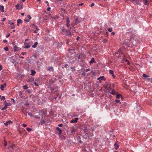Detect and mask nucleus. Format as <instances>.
Listing matches in <instances>:
<instances>
[{
	"label": "nucleus",
	"mask_w": 152,
	"mask_h": 152,
	"mask_svg": "<svg viewBox=\"0 0 152 152\" xmlns=\"http://www.w3.org/2000/svg\"><path fill=\"white\" fill-rule=\"evenodd\" d=\"M28 39H26L25 40V42L24 43V48H25L27 49L29 48L30 46L31 45H30L29 43L28 42H27V41L28 40Z\"/></svg>",
	"instance_id": "1"
},
{
	"label": "nucleus",
	"mask_w": 152,
	"mask_h": 152,
	"mask_svg": "<svg viewBox=\"0 0 152 152\" xmlns=\"http://www.w3.org/2000/svg\"><path fill=\"white\" fill-rule=\"evenodd\" d=\"M82 20L83 19L82 18H80L77 17L75 18V22L76 24L80 23Z\"/></svg>",
	"instance_id": "2"
},
{
	"label": "nucleus",
	"mask_w": 152,
	"mask_h": 152,
	"mask_svg": "<svg viewBox=\"0 0 152 152\" xmlns=\"http://www.w3.org/2000/svg\"><path fill=\"white\" fill-rule=\"evenodd\" d=\"M52 91L53 92H58V87L57 86H54L52 88Z\"/></svg>",
	"instance_id": "3"
},
{
	"label": "nucleus",
	"mask_w": 152,
	"mask_h": 152,
	"mask_svg": "<svg viewBox=\"0 0 152 152\" xmlns=\"http://www.w3.org/2000/svg\"><path fill=\"white\" fill-rule=\"evenodd\" d=\"M115 54H118L119 55H120L121 54H123V52L121 51V48H119L118 51L115 53ZM120 57H121V56H118L117 57L118 58H119Z\"/></svg>",
	"instance_id": "4"
},
{
	"label": "nucleus",
	"mask_w": 152,
	"mask_h": 152,
	"mask_svg": "<svg viewBox=\"0 0 152 152\" xmlns=\"http://www.w3.org/2000/svg\"><path fill=\"white\" fill-rule=\"evenodd\" d=\"M78 120V118H76L72 120L71 121L70 123H74L75 124L77 122Z\"/></svg>",
	"instance_id": "5"
},
{
	"label": "nucleus",
	"mask_w": 152,
	"mask_h": 152,
	"mask_svg": "<svg viewBox=\"0 0 152 152\" xmlns=\"http://www.w3.org/2000/svg\"><path fill=\"white\" fill-rule=\"evenodd\" d=\"M70 29L68 30H66V34L68 36H71V33L70 31Z\"/></svg>",
	"instance_id": "6"
},
{
	"label": "nucleus",
	"mask_w": 152,
	"mask_h": 152,
	"mask_svg": "<svg viewBox=\"0 0 152 152\" xmlns=\"http://www.w3.org/2000/svg\"><path fill=\"white\" fill-rule=\"evenodd\" d=\"M14 51H19L20 48L19 47H17L16 45H14L13 46Z\"/></svg>",
	"instance_id": "7"
},
{
	"label": "nucleus",
	"mask_w": 152,
	"mask_h": 152,
	"mask_svg": "<svg viewBox=\"0 0 152 152\" xmlns=\"http://www.w3.org/2000/svg\"><path fill=\"white\" fill-rule=\"evenodd\" d=\"M89 129H87V127L86 126H85L84 127V132L86 134H88L89 132Z\"/></svg>",
	"instance_id": "8"
},
{
	"label": "nucleus",
	"mask_w": 152,
	"mask_h": 152,
	"mask_svg": "<svg viewBox=\"0 0 152 152\" xmlns=\"http://www.w3.org/2000/svg\"><path fill=\"white\" fill-rule=\"evenodd\" d=\"M6 84L4 83L3 84L1 85L0 86V89L2 91L4 90V88L6 87Z\"/></svg>",
	"instance_id": "9"
},
{
	"label": "nucleus",
	"mask_w": 152,
	"mask_h": 152,
	"mask_svg": "<svg viewBox=\"0 0 152 152\" xmlns=\"http://www.w3.org/2000/svg\"><path fill=\"white\" fill-rule=\"evenodd\" d=\"M75 132V129L72 127L70 128V132L72 134H74Z\"/></svg>",
	"instance_id": "10"
},
{
	"label": "nucleus",
	"mask_w": 152,
	"mask_h": 152,
	"mask_svg": "<svg viewBox=\"0 0 152 152\" xmlns=\"http://www.w3.org/2000/svg\"><path fill=\"white\" fill-rule=\"evenodd\" d=\"M36 73V72L35 71L34 69H31V75L32 76H34L35 74Z\"/></svg>",
	"instance_id": "11"
},
{
	"label": "nucleus",
	"mask_w": 152,
	"mask_h": 152,
	"mask_svg": "<svg viewBox=\"0 0 152 152\" xmlns=\"http://www.w3.org/2000/svg\"><path fill=\"white\" fill-rule=\"evenodd\" d=\"M95 63H96V61L94 59V58H91V61L89 62L90 65L92 64Z\"/></svg>",
	"instance_id": "12"
},
{
	"label": "nucleus",
	"mask_w": 152,
	"mask_h": 152,
	"mask_svg": "<svg viewBox=\"0 0 152 152\" xmlns=\"http://www.w3.org/2000/svg\"><path fill=\"white\" fill-rule=\"evenodd\" d=\"M131 2H134V3L137 4H139L140 2L139 0H131Z\"/></svg>",
	"instance_id": "13"
},
{
	"label": "nucleus",
	"mask_w": 152,
	"mask_h": 152,
	"mask_svg": "<svg viewBox=\"0 0 152 152\" xmlns=\"http://www.w3.org/2000/svg\"><path fill=\"white\" fill-rule=\"evenodd\" d=\"M12 121H11L10 120H9L7 121L5 123H4V124L5 125L7 126L8 124H10V123H12Z\"/></svg>",
	"instance_id": "14"
},
{
	"label": "nucleus",
	"mask_w": 152,
	"mask_h": 152,
	"mask_svg": "<svg viewBox=\"0 0 152 152\" xmlns=\"http://www.w3.org/2000/svg\"><path fill=\"white\" fill-rule=\"evenodd\" d=\"M123 44L124 45V47L125 48H129V44H128L126 42H124L123 43Z\"/></svg>",
	"instance_id": "15"
},
{
	"label": "nucleus",
	"mask_w": 152,
	"mask_h": 152,
	"mask_svg": "<svg viewBox=\"0 0 152 152\" xmlns=\"http://www.w3.org/2000/svg\"><path fill=\"white\" fill-rule=\"evenodd\" d=\"M56 129L59 131L58 134H61V133L62 132V130L61 129L58 127H57L56 128Z\"/></svg>",
	"instance_id": "16"
},
{
	"label": "nucleus",
	"mask_w": 152,
	"mask_h": 152,
	"mask_svg": "<svg viewBox=\"0 0 152 152\" xmlns=\"http://www.w3.org/2000/svg\"><path fill=\"white\" fill-rule=\"evenodd\" d=\"M144 4L145 5H147L149 4V3L147 0H143Z\"/></svg>",
	"instance_id": "17"
},
{
	"label": "nucleus",
	"mask_w": 152,
	"mask_h": 152,
	"mask_svg": "<svg viewBox=\"0 0 152 152\" xmlns=\"http://www.w3.org/2000/svg\"><path fill=\"white\" fill-rule=\"evenodd\" d=\"M48 70L49 71H53V67L49 66L48 69Z\"/></svg>",
	"instance_id": "18"
},
{
	"label": "nucleus",
	"mask_w": 152,
	"mask_h": 152,
	"mask_svg": "<svg viewBox=\"0 0 152 152\" xmlns=\"http://www.w3.org/2000/svg\"><path fill=\"white\" fill-rule=\"evenodd\" d=\"M114 148L115 149L117 150L118 148H119V146L118 144H116V142H115L114 144Z\"/></svg>",
	"instance_id": "19"
},
{
	"label": "nucleus",
	"mask_w": 152,
	"mask_h": 152,
	"mask_svg": "<svg viewBox=\"0 0 152 152\" xmlns=\"http://www.w3.org/2000/svg\"><path fill=\"white\" fill-rule=\"evenodd\" d=\"M4 7L3 6H0V10L2 12H4Z\"/></svg>",
	"instance_id": "20"
},
{
	"label": "nucleus",
	"mask_w": 152,
	"mask_h": 152,
	"mask_svg": "<svg viewBox=\"0 0 152 152\" xmlns=\"http://www.w3.org/2000/svg\"><path fill=\"white\" fill-rule=\"evenodd\" d=\"M10 25H12V26L11 27V29H14L15 28V26L14 25V23L13 22L12 23H10Z\"/></svg>",
	"instance_id": "21"
},
{
	"label": "nucleus",
	"mask_w": 152,
	"mask_h": 152,
	"mask_svg": "<svg viewBox=\"0 0 152 152\" xmlns=\"http://www.w3.org/2000/svg\"><path fill=\"white\" fill-rule=\"evenodd\" d=\"M104 76H101L99 78H97V80H104Z\"/></svg>",
	"instance_id": "22"
},
{
	"label": "nucleus",
	"mask_w": 152,
	"mask_h": 152,
	"mask_svg": "<svg viewBox=\"0 0 152 152\" xmlns=\"http://www.w3.org/2000/svg\"><path fill=\"white\" fill-rule=\"evenodd\" d=\"M38 42H35L34 44L32 46V47L34 48H35L37 47V45H38Z\"/></svg>",
	"instance_id": "23"
},
{
	"label": "nucleus",
	"mask_w": 152,
	"mask_h": 152,
	"mask_svg": "<svg viewBox=\"0 0 152 152\" xmlns=\"http://www.w3.org/2000/svg\"><path fill=\"white\" fill-rule=\"evenodd\" d=\"M17 22L18 23H23V20L21 19H19L17 20Z\"/></svg>",
	"instance_id": "24"
},
{
	"label": "nucleus",
	"mask_w": 152,
	"mask_h": 152,
	"mask_svg": "<svg viewBox=\"0 0 152 152\" xmlns=\"http://www.w3.org/2000/svg\"><path fill=\"white\" fill-rule=\"evenodd\" d=\"M61 29L62 32L65 33L66 29L64 27H62V28H61Z\"/></svg>",
	"instance_id": "25"
},
{
	"label": "nucleus",
	"mask_w": 152,
	"mask_h": 152,
	"mask_svg": "<svg viewBox=\"0 0 152 152\" xmlns=\"http://www.w3.org/2000/svg\"><path fill=\"white\" fill-rule=\"evenodd\" d=\"M7 106H8L7 105V104L5 105L4 106V107L2 108L1 109V110H3L6 109L7 108Z\"/></svg>",
	"instance_id": "26"
},
{
	"label": "nucleus",
	"mask_w": 152,
	"mask_h": 152,
	"mask_svg": "<svg viewBox=\"0 0 152 152\" xmlns=\"http://www.w3.org/2000/svg\"><path fill=\"white\" fill-rule=\"evenodd\" d=\"M66 26L68 28H69V29H71V27L70 26V25L69 23H66Z\"/></svg>",
	"instance_id": "27"
},
{
	"label": "nucleus",
	"mask_w": 152,
	"mask_h": 152,
	"mask_svg": "<svg viewBox=\"0 0 152 152\" xmlns=\"http://www.w3.org/2000/svg\"><path fill=\"white\" fill-rule=\"evenodd\" d=\"M23 87L24 89H27L28 88V87L26 85L23 86Z\"/></svg>",
	"instance_id": "28"
},
{
	"label": "nucleus",
	"mask_w": 152,
	"mask_h": 152,
	"mask_svg": "<svg viewBox=\"0 0 152 152\" xmlns=\"http://www.w3.org/2000/svg\"><path fill=\"white\" fill-rule=\"evenodd\" d=\"M55 82V81L52 79H51L50 80V83L51 84Z\"/></svg>",
	"instance_id": "29"
},
{
	"label": "nucleus",
	"mask_w": 152,
	"mask_h": 152,
	"mask_svg": "<svg viewBox=\"0 0 152 152\" xmlns=\"http://www.w3.org/2000/svg\"><path fill=\"white\" fill-rule=\"evenodd\" d=\"M45 123V121L44 120H42L40 121L39 124L42 125L43 124H44Z\"/></svg>",
	"instance_id": "30"
},
{
	"label": "nucleus",
	"mask_w": 152,
	"mask_h": 152,
	"mask_svg": "<svg viewBox=\"0 0 152 152\" xmlns=\"http://www.w3.org/2000/svg\"><path fill=\"white\" fill-rule=\"evenodd\" d=\"M121 97L122 98V96H121V94H119L117 95L116 98H118V99H119V98H120V97Z\"/></svg>",
	"instance_id": "31"
},
{
	"label": "nucleus",
	"mask_w": 152,
	"mask_h": 152,
	"mask_svg": "<svg viewBox=\"0 0 152 152\" xmlns=\"http://www.w3.org/2000/svg\"><path fill=\"white\" fill-rule=\"evenodd\" d=\"M147 79L148 82L152 83V77L148 78Z\"/></svg>",
	"instance_id": "32"
},
{
	"label": "nucleus",
	"mask_w": 152,
	"mask_h": 152,
	"mask_svg": "<svg viewBox=\"0 0 152 152\" xmlns=\"http://www.w3.org/2000/svg\"><path fill=\"white\" fill-rule=\"evenodd\" d=\"M15 7L17 9L20 10V7L19 4H17Z\"/></svg>",
	"instance_id": "33"
},
{
	"label": "nucleus",
	"mask_w": 152,
	"mask_h": 152,
	"mask_svg": "<svg viewBox=\"0 0 152 152\" xmlns=\"http://www.w3.org/2000/svg\"><path fill=\"white\" fill-rule=\"evenodd\" d=\"M66 23H69L70 22L69 18V17H67L66 18Z\"/></svg>",
	"instance_id": "34"
},
{
	"label": "nucleus",
	"mask_w": 152,
	"mask_h": 152,
	"mask_svg": "<svg viewBox=\"0 0 152 152\" xmlns=\"http://www.w3.org/2000/svg\"><path fill=\"white\" fill-rule=\"evenodd\" d=\"M109 73L110 75H112L113 74L114 72L113 70H110L109 71Z\"/></svg>",
	"instance_id": "35"
},
{
	"label": "nucleus",
	"mask_w": 152,
	"mask_h": 152,
	"mask_svg": "<svg viewBox=\"0 0 152 152\" xmlns=\"http://www.w3.org/2000/svg\"><path fill=\"white\" fill-rule=\"evenodd\" d=\"M22 92L21 91H20L19 92V96H20V97L22 98H23L22 96Z\"/></svg>",
	"instance_id": "36"
},
{
	"label": "nucleus",
	"mask_w": 152,
	"mask_h": 152,
	"mask_svg": "<svg viewBox=\"0 0 152 152\" xmlns=\"http://www.w3.org/2000/svg\"><path fill=\"white\" fill-rule=\"evenodd\" d=\"M108 31H109L110 32H111L112 31V28H108Z\"/></svg>",
	"instance_id": "37"
},
{
	"label": "nucleus",
	"mask_w": 152,
	"mask_h": 152,
	"mask_svg": "<svg viewBox=\"0 0 152 152\" xmlns=\"http://www.w3.org/2000/svg\"><path fill=\"white\" fill-rule=\"evenodd\" d=\"M110 86H105V89H106L107 90H108L110 89Z\"/></svg>",
	"instance_id": "38"
},
{
	"label": "nucleus",
	"mask_w": 152,
	"mask_h": 152,
	"mask_svg": "<svg viewBox=\"0 0 152 152\" xmlns=\"http://www.w3.org/2000/svg\"><path fill=\"white\" fill-rule=\"evenodd\" d=\"M115 102L116 103H118L119 102L120 104L121 102H120V100L118 99H116L115 101Z\"/></svg>",
	"instance_id": "39"
},
{
	"label": "nucleus",
	"mask_w": 152,
	"mask_h": 152,
	"mask_svg": "<svg viewBox=\"0 0 152 152\" xmlns=\"http://www.w3.org/2000/svg\"><path fill=\"white\" fill-rule=\"evenodd\" d=\"M26 129L28 132H30L31 130L32 129L31 128H27Z\"/></svg>",
	"instance_id": "40"
},
{
	"label": "nucleus",
	"mask_w": 152,
	"mask_h": 152,
	"mask_svg": "<svg viewBox=\"0 0 152 152\" xmlns=\"http://www.w3.org/2000/svg\"><path fill=\"white\" fill-rule=\"evenodd\" d=\"M142 76L143 77H149V76L148 75H146V74H143Z\"/></svg>",
	"instance_id": "41"
},
{
	"label": "nucleus",
	"mask_w": 152,
	"mask_h": 152,
	"mask_svg": "<svg viewBox=\"0 0 152 152\" xmlns=\"http://www.w3.org/2000/svg\"><path fill=\"white\" fill-rule=\"evenodd\" d=\"M83 56V54H80L79 56L78 57V59H79L81 57Z\"/></svg>",
	"instance_id": "42"
},
{
	"label": "nucleus",
	"mask_w": 152,
	"mask_h": 152,
	"mask_svg": "<svg viewBox=\"0 0 152 152\" xmlns=\"http://www.w3.org/2000/svg\"><path fill=\"white\" fill-rule=\"evenodd\" d=\"M4 49L6 51H8L9 50L8 48L7 47H6L4 48Z\"/></svg>",
	"instance_id": "43"
},
{
	"label": "nucleus",
	"mask_w": 152,
	"mask_h": 152,
	"mask_svg": "<svg viewBox=\"0 0 152 152\" xmlns=\"http://www.w3.org/2000/svg\"><path fill=\"white\" fill-rule=\"evenodd\" d=\"M27 17L29 18V20H31V17L29 15H27Z\"/></svg>",
	"instance_id": "44"
},
{
	"label": "nucleus",
	"mask_w": 152,
	"mask_h": 152,
	"mask_svg": "<svg viewBox=\"0 0 152 152\" xmlns=\"http://www.w3.org/2000/svg\"><path fill=\"white\" fill-rule=\"evenodd\" d=\"M115 91L114 90H112L111 93V94L113 95H114L115 94Z\"/></svg>",
	"instance_id": "45"
},
{
	"label": "nucleus",
	"mask_w": 152,
	"mask_h": 152,
	"mask_svg": "<svg viewBox=\"0 0 152 152\" xmlns=\"http://www.w3.org/2000/svg\"><path fill=\"white\" fill-rule=\"evenodd\" d=\"M34 28H35L36 29V30L37 31H39V28H38L37 27V26L35 25V26L34 27Z\"/></svg>",
	"instance_id": "46"
},
{
	"label": "nucleus",
	"mask_w": 152,
	"mask_h": 152,
	"mask_svg": "<svg viewBox=\"0 0 152 152\" xmlns=\"http://www.w3.org/2000/svg\"><path fill=\"white\" fill-rule=\"evenodd\" d=\"M10 33H8L6 35V37L7 38L10 35Z\"/></svg>",
	"instance_id": "47"
},
{
	"label": "nucleus",
	"mask_w": 152,
	"mask_h": 152,
	"mask_svg": "<svg viewBox=\"0 0 152 152\" xmlns=\"http://www.w3.org/2000/svg\"><path fill=\"white\" fill-rule=\"evenodd\" d=\"M5 99V97L4 96H3L1 98V100H4Z\"/></svg>",
	"instance_id": "48"
},
{
	"label": "nucleus",
	"mask_w": 152,
	"mask_h": 152,
	"mask_svg": "<svg viewBox=\"0 0 152 152\" xmlns=\"http://www.w3.org/2000/svg\"><path fill=\"white\" fill-rule=\"evenodd\" d=\"M24 21L26 22H28L29 21V19H25L24 20Z\"/></svg>",
	"instance_id": "49"
},
{
	"label": "nucleus",
	"mask_w": 152,
	"mask_h": 152,
	"mask_svg": "<svg viewBox=\"0 0 152 152\" xmlns=\"http://www.w3.org/2000/svg\"><path fill=\"white\" fill-rule=\"evenodd\" d=\"M90 69H89V68H88L87 69H86L85 70V71L86 72H88L90 71Z\"/></svg>",
	"instance_id": "50"
},
{
	"label": "nucleus",
	"mask_w": 152,
	"mask_h": 152,
	"mask_svg": "<svg viewBox=\"0 0 152 152\" xmlns=\"http://www.w3.org/2000/svg\"><path fill=\"white\" fill-rule=\"evenodd\" d=\"M68 64H66L65 65V66H64L63 67V68H64V67H66V68L67 67V66H68Z\"/></svg>",
	"instance_id": "51"
},
{
	"label": "nucleus",
	"mask_w": 152,
	"mask_h": 152,
	"mask_svg": "<svg viewBox=\"0 0 152 152\" xmlns=\"http://www.w3.org/2000/svg\"><path fill=\"white\" fill-rule=\"evenodd\" d=\"M40 113L42 115H43L45 114V113H44L42 112V111H41L40 112Z\"/></svg>",
	"instance_id": "52"
},
{
	"label": "nucleus",
	"mask_w": 152,
	"mask_h": 152,
	"mask_svg": "<svg viewBox=\"0 0 152 152\" xmlns=\"http://www.w3.org/2000/svg\"><path fill=\"white\" fill-rule=\"evenodd\" d=\"M20 10H21V9H23V4L20 5Z\"/></svg>",
	"instance_id": "53"
},
{
	"label": "nucleus",
	"mask_w": 152,
	"mask_h": 152,
	"mask_svg": "<svg viewBox=\"0 0 152 152\" xmlns=\"http://www.w3.org/2000/svg\"><path fill=\"white\" fill-rule=\"evenodd\" d=\"M6 19V18H3L1 19V21L4 22L5 20Z\"/></svg>",
	"instance_id": "54"
},
{
	"label": "nucleus",
	"mask_w": 152,
	"mask_h": 152,
	"mask_svg": "<svg viewBox=\"0 0 152 152\" xmlns=\"http://www.w3.org/2000/svg\"><path fill=\"white\" fill-rule=\"evenodd\" d=\"M62 126L63 124H60L58 125V126L60 127H62Z\"/></svg>",
	"instance_id": "55"
},
{
	"label": "nucleus",
	"mask_w": 152,
	"mask_h": 152,
	"mask_svg": "<svg viewBox=\"0 0 152 152\" xmlns=\"http://www.w3.org/2000/svg\"><path fill=\"white\" fill-rule=\"evenodd\" d=\"M51 8L50 7H48L47 8V10L48 11H50V10Z\"/></svg>",
	"instance_id": "56"
},
{
	"label": "nucleus",
	"mask_w": 152,
	"mask_h": 152,
	"mask_svg": "<svg viewBox=\"0 0 152 152\" xmlns=\"http://www.w3.org/2000/svg\"><path fill=\"white\" fill-rule=\"evenodd\" d=\"M23 125L24 127H25L27 126V125L25 124H23Z\"/></svg>",
	"instance_id": "57"
},
{
	"label": "nucleus",
	"mask_w": 152,
	"mask_h": 152,
	"mask_svg": "<svg viewBox=\"0 0 152 152\" xmlns=\"http://www.w3.org/2000/svg\"><path fill=\"white\" fill-rule=\"evenodd\" d=\"M34 84L36 86H38V85L36 83V82H34Z\"/></svg>",
	"instance_id": "58"
},
{
	"label": "nucleus",
	"mask_w": 152,
	"mask_h": 152,
	"mask_svg": "<svg viewBox=\"0 0 152 152\" xmlns=\"http://www.w3.org/2000/svg\"><path fill=\"white\" fill-rule=\"evenodd\" d=\"M58 18H59V17H56V18L52 17V18L53 19H54L56 20V19H58Z\"/></svg>",
	"instance_id": "59"
},
{
	"label": "nucleus",
	"mask_w": 152,
	"mask_h": 152,
	"mask_svg": "<svg viewBox=\"0 0 152 152\" xmlns=\"http://www.w3.org/2000/svg\"><path fill=\"white\" fill-rule=\"evenodd\" d=\"M107 40L106 39H104L103 40V42L104 43H106Z\"/></svg>",
	"instance_id": "60"
},
{
	"label": "nucleus",
	"mask_w": 152,
	"mask_h": 152,
	"mask_svg": "<svg viewBox=\"0 0 152 152\" xmlns=\"http://www.w3.org/2000/svg\"><path fill=\"white\" fill-rule=\"evenodd\" d=\"M12 45H13L14 46V45H15V42H13L12 43Z\"/></svg>",
	"instance_id": "61"
},
{
	"label": "nucleus",
	"mask_w": 152,
	"mask_h": 152,
	"mask_svg": "<svg viewBox=\"0 0 152 152\" xmlns=\"http://www.w3.org/2000/svg\"><path fill=\"white\" fill-rule=\"evenodd\" d=\"M2 69V66L0 65V71Z\"/></svg>",
	"instance_id": "62"
},
{
	"label": "nucleus",
	"mask_w": 152,
	"mask_h": 152,
	"mask_svg": "<svg viewBox=\"0 0 152 152\" xmlns=\"http://www.w3.org/2000/svg\"><path fill=\"white\" fill-rule=\"evenodd\" d=\"M7 42V41L6 40H4L3 42V43H6Z\"/></svg>",
	"instance_id": "63"
},
{
	"label": "nucleus",
	"mask_w": 152,
	"mask_h": 152,
	"mask_svg": "<svg viewBox=\"0 0 152 152\" xmlns=\"http://www.w3.org/2000/svg\"><path fill=\"white\" fill-rule=\"evenodd\" d=\"M94 5V3H92L91 5L90 6L91 7L93 6Z\"/></svg>",
	"instance_id": "64"
}]
</instances>
